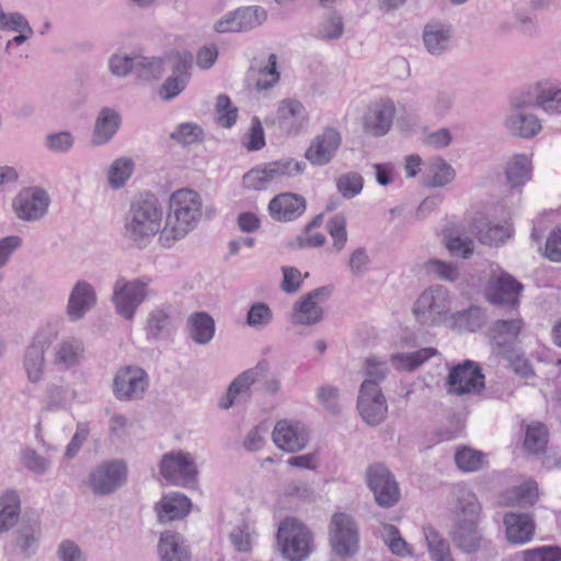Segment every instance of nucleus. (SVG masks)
Instances as JSON below:
<instances>
[{
  "instance_id": "obj_1",
  "label": "nucleus",
  "mask_w": 561,
  "mask_h": 561,
  "mask_svg": "<svg viewBox=\"0 0 561 561\" xmlns=\"http://www.w3.org/2000/svg\"><path fill=\"white\" fill-rule=\"evenodd\" d=\"M202 213V199L197 192L181 188L172 193L164 226L158 242L163 248H171L183 239L195 226Z\"/></svg>"
},
{
  "instance_id": "obj_2",
  "label": "nucleus",
  "mask_w": 561,
  "mask_h": 561,
  "mask_svg": "<svg viewBox=\"0 0 561 561\" xmlns=\"http://www.w3.org/2000/svg\"><path fill=\"white\" fill-rule=\"evenodd\" d=\"M458 499L457 526L453 534V540L459 549L466 552H476L482 541L478 529L481 507L476 495L463 488L458 490Z\"/></svg>"
},
{
  "instance_id": "obj_3",
  "label": "nucleus",
  "mask_w": 561,
  "mask_h": 561,
  "mask_svg": "<svg viewBox=\"0 0 561 561\" xmlns=\"http://www.w3.org/2000/svg\"><path fill=\"white\" fill-rule=\"evenodd\" d=\"M162 219L163 211L156 197L136 199L126 219V233L133 241L146 243L158 232L161 234Z\"/></svg>"
},
{
  "instance_id": "obj_4",
  "label": "nucleus",
  "mask_w": 561,
  "mask_h": 561,
  "mask_svg": "<svg viewBox=\"0 0 561 561\" xmlns=\"http://www.w3.org/2000/svg\"><path fill=\"white\" fill-rule=\"evenodd\" d=\"M366 375L371 379L362 383L357 408L363 420L374 425L380 423L387 412L386 400L378 386V381L385 377L382 364L375 358H367Z\"/></svg>"
},
{
  "instance_id": "obj_5",
  "label": "nucleus",
  "mask_w": 561,
  "mask_h": 561,
  "mask_svg": "<svg viewBox=\"0 0 561 561\" xmlns=\"http://www.w3.org/2000/svg\"><path fill=\"white\" fill-rule=\"evenodd\" d=\"M277 543L284 557L291 561H302L311 552L312 536L301 522L287 517L278 527Z\"/></svg>"
},
{
  "instance_id": "obj_6",
  "label": "nucleus",
  "mask_w": 561,
  "mask_h": 561,
  "mask_svg": "<svg viewBox=\"0 0 561 561\" xmlns=\"http://www.w3.org/2000/svg\"><path fill=\"white\" fill-rule=\"evenodd\" d=\"M163 479L179 486H191L196 482L198 470L194 458L182 450L164 454L159 463Z\"/></svg>"
},
{
  "instance_id": "obj_7",
  "label": "nucleus",
  "mask_w": 561,
  "mask_h": 561,
  "mask_svg": "<svg viewBox=\"0 0 561 561\" xmlns=\"http://www.w3.org/2000/svg\"><path fill=\"white\" fill-rule=\"evenodd\" d=\"M523 289L520 282L502 268H497L492 272L484 286V296L492 305L516 309L519 306Z\"/></svg>"
},
{
  "instance_id": "obj_8",
  "label": "nucleus",
  "mask_w": 561,
  "mask_h": 561,
  "mask_svg": "<svg viewBox=\"0 0 561 561\" xmlns=\"http://www.w3.org/2000/svg\"><path fill=\"white\" fill-rule=\"evenodd\" d=\"M329 539L335 554L346 558L358 550L359 534L351 515L335 513L329 525Z\"/></svg>"
},
{
  "instance_id": "obj_9",
  "label": "nucleus",
  "mask_w": 561,
  "mask_h": 561,
  "mask_svg": "<svg viewBox=\"0 0 561 561\" xmlns=\"http://www.w3.org/2000/svg\"><path fill=\"white\" fill-rule=\"evenodd\" d=\"M366 481L379 506L391 507L399 502V485L385 466L380 463L369 466L366 471Z\"/></svg>"
},
{
  "instance_id": "obj_10",
  "label": "nucleus",
  "mask_w": 561,
  "mask_h": 561,
  "mask_svg": "<svg viewBox=\"0 0 561 561\" xmlns=\"http://www.w3.org/2000/svg\"><path fill=\"white\" fill-rule=\"evenodd\" d=\"M447 386L448 391L457 396L480 392L484 388V375L477 363L465 360L450 368Z\"/></svg>"
},
{
  "instance_id": "obj_11",
  "label": "nucleus",
  "mask_w": 561,
  "mask_h": 561,
  "mask_svg": "<svg viewBox=\"0 0 561 561\" xmlns=\"http://www.w3.org/2000/svg\"><path fill=\"white\" fill-rule=\"evenodd\" d=\"M149 282L118 279L114 286L113 302L118 314L133 319L137 308L147 296Z\"/></svg>"
},
{
  "instance_id": "obj_12",
  "label": "nucleus",
  "mask_w": 561,
  "mask_h": 561,
  "mask_svg": "<svg viewBox=\"0 0 561 561\" xmlns=\"http://www.w3.org/2000/svg\"><path fill=\"white\" fill-rule=\"evenodd\" d=\"M306 209V198L293 192H283L275 195L267 205L270 216L278 222L297 220L305 214Z\"/></svg>"
},
{
  "instance_id": "obj_13",
  "label": "nucleus",
  "mask_w": 561,
  "mask_h": 561,
  "mask_svg": "<svg viewBox=\"0 0 561 561\" xmlns=\"http://www.w3.org/2000/svg\"><path fill=\"white\" fill-rule=\"evenodd\" d=\"M449 310L448 293L443 287L424 290L415 301L413 312L422 322H435Z\"/></svg>"
},
{
  "instance_id": "obj_14",
  "label": "nucleus",
  "mask_w": 561,
  "mask_h": 561,
  "mask_svg": "<svg viewBox=\"0 0 561 561\" xmlns=\"http://www.w3.org/2000/svg\"><path fill=\"white\" fill-rule=\"evenodd\" d=\"M341 142L340 131L333 127H327L312 139L305 152V157L311 164L324 165L334 158Z\"/></svg>"
},
{
  "instance_id": "obj_15",
  "label": "nucleus",
  "mask_w": 561,
  "mask_h": 561,
  "mask_svg": "<svg viewBox=\"0 0 561 561\" xmlns=\"http://www.w3.org/2000/svg\"><path fill=\"white\" fill-rule=\"evenodd\" d=\"M272 437L274 444L287 453H297L304 449L309 440L306 427L300 422L289 420L278 421Z\"/></svg>"
},
{
  "instance_id": "obj_16",
  "label": "nucleus",
  "mask_w": 561,
  "mask_h": 561,
  "mask_svg": "<svg viewBox=\"0 0 561 561\" xmlns=\"http://www.w3.org/2000/svg\"><path fill=\"white\" fill-rule=\"evenodd\" d=\"M126 478V465L122 461H110L93 471L90 483L95 493L107 494L121 486Z\"/></svg>"
},
{
  "instance_id": "obj_17",
  "label": "nucleus",
  "mask_w": 561,
  "mask_h": 561,
  "mask_svg": "<svg viewBox=\"0 0 561 561\" xmlns=\"http://www.w3.org/2000/svg\"><path fill=\"white\" fill-rule=\"evenodd\" d=\"M265 19V10L259 7H248L226 15L215 24V30L218 33L243 32L260 25Z\"/></svg>"
},
{
  "instance_id": "obj_18",
  "label": "nucleus",
  "mask_w": 561,
  "mask_h": 561,
  "mask_svg": "<svg viewBox=\"0 0 561 561\" xmlns=\"http://www.w3.org/2000/svg\"><path fill=\"white\" fill-rule=\"evenodd\" d=\"M147 386V375L141 368L126 367L114 379V392L121 400L139 398Z\"/></svg>"
},
{
  "instance_id": "obj_19",
  "label": "nucleus",
  "mask_w": 561,
  "mask_h": 561,
  "mask_svg": "<svg viewBox=\"0 0 561 561\" xmlns=\"http://www.w3.org/2000/svg\"><path fill=\"white\" fill-rule=\"evenodd\" d=\"M396 107L391 100H380L368 107L364 116V128L373 136L386 135L392 125Z\"/></svg>"
},
{
  "instance_id": "obj_20",
  "label": "nucleus",
  "mask_w": 561,
  "mask_h": 561,
  "mask_svg": "<svg viewBox=\"0 0 561 561\" xmlns=\"http://www.w3.org/2000/svg\"><path fill=\"white\" fill-rule=\"evenodd\" d=\"M49 198L42 190H25L14 199L13 207L19 218L33 220L42 217L48 208Z\"/></svg>"
},
{
  "instance_id": "obj_21",
  "label": "nucleus",
  "mask_w": 561,
  "mask_h": 561,
  "mask_svg": "<svg viewBox=\"0 0 561 561\" xmlns=\"http://www.w3.org/2000/svg\"><path fill=\"white\" fill-rule=\"evenodd\" d=\"M505 536L510 543L525 545L535 535V522L530 514L507 513L504 515Z\"/></svg>"
},
{
  "instance_id": "obj_22",
  "label": "nucleus",
  "mask_w": 561,
  "mask_h": 561,
  "mask_svg": "<svg viewBox=\"0 0 561 561\" xmlns=\"http://www.w3.org/2000/svg\"><path fill=\"white\" fill-rule=\"evenodd\" d=\"M154 508L160 522H171L185 517L192 508V503L186 495L173 492L164 495Z\"/></svg>"
},
{
  "instance_id": "obj_23",
  "label": "nucleus",
  "mask_w": 561,
  "mask_h": 561,
  "mask_svg": "<svg viewBox=\"0 0 561 561\" xmlns=\"http://www.w3.org/2000/svg\"><path fill=\"white\" fill-rule=\"evenodd\" d=\"M323 289H316L296 302L293 312V322L298 324H312L322 318V309L317 299Z\"/></svg>"
},
{
  "instance_id": "obj_24",
  "label": "nucleus",
  "mask_w": 561,
  "mask_h": 561,
  "mask_svg": "<svg viewBox=\"0 0 561 561\" xmlns=\"http://www.w3.org/2000/svg\"><path fill=\"white\" fill-rule=\"evenodd\" d=\"M265 370L266 366L263 363H260L254 368L240 374L229 386L226 397L219 401V407L221 409H229L237 396L248 392L256 378Z\"/></svg>"
},
{
  "instance_id": "obj_25",
  "label": "nucleus",
  "mask_w": 561,
  "mask_h": 561,
  "mask_svg": "<svg viewBox=\"0 0 561 561\" xmlns=\"http://www.w3.org/2000/svg\"><path fill=\"white\" fill-rule=\"evenodd\" d=\"M539 499L538 485L535 481H527L502 494V506L529 507Z\"/></svg>"
},
{
  "instance_id": "obj_26",
  "label": "nucleus",
  "mask_w": 561,
  "mask_h": 561,
  "mask_svg": "<svg viewBox=\"0 0 561 561\" xmlns=\"http://www.w3.org/2000/svg\"><path fill=\"white\" fill-rule=\"evenodd\" d=\"M95 294L90 284L78 282L68 302V314L71 319H80L94 305Z\"/></svg>"
},
{
  "instance_id": "obj_27",
  "label": "nucleus",
  "mask_w": 561,
  "mask_h": 561,
  "mask_svg": "<svg viewBox=\"0 0 561 561\" xmlns=\"http://www.w3.org/2000/svg\"><path fill=\"white\" fill-rule=\"evenodd\" d=\"M511 225L505 221L501 225H490L482 218L476 219L473 224L472 233L476 234L478 240L488 245H499L511 237Z\"/></svg>"
},
{
  "instance_id": "obj_28",
  "label": "nucleus",
  "mask_w": 561,
  "mask_h": 561,
  "mask_svg": "<svg viewBox=\"0 0 561 561\" xmlns=\"http://www.w3.org/2000/svg\"><path fill=\"white\" fill-rule=\"evenodd\" d=\"M161 561H188L190 554L176 533L165 531L160 537Z\"/></svg>"
},
{
  "instance_id": "obj_29",
  "label": "nucleus",
  "mask_w": 561,
  "mask_h": 561,
  "mask_svg": "<svg viewBox=\"0 0 561 561\" xmlns=\"http://www.w3.org/2000/svg\"><path fill=\"white\" fill-rule=\"evenodd\" d=\"M48 342L42 334H38L26 351L24 365L31 381H37L42 376L44 345Z\"/></svg>"
},
{
  "instance_id": "obj_30",
  "label": "nucleus",
  "mask_w": 561,
  "mask_h": 561,
  "mask_svg": "<svg viewBox=\"0 0 561 561\" xmlns=\"http://www.w3.org/2000/svg\"><path fill=\"white\" fill-rule=\"evenodd\" d=\"M119 126L118 114L108 108L101 111L100 116L96 119L94 136L92 142L94 145H102L108 141L116 133Z\"/></svg>"
},
{
  "instance_id": "obj_31",
  "label": "nucleus",
  "mask_w": 561,
  "mask_h": 561,
  "mask_svg": "<svg viewBox=\"0 0 561 561\" xmlns=\"http://www.w3.org/2000/svg\"><path fill=\"white\" fill-rule=\"evenodd\" d=\"M530 173L531 163L525 154L514 156L505 169L506 181L512 188L524 185L529 180Z\"/></svg>"
},
{
  "instance_id": "obj_32",
  "label": "nucleus",
  "mask_w": 561,
  "mask_h": 561,
  "mask_svg": "<svg viewBox=\"0 0 561 561\" xmlns=\"http://www.w3.org/2000/svg\"><path fill=\"white\" fill-rule=\"evenodd\" d=\"M549 432L547 426L538 421H533L526 426L524 447L531 454H539L547 447Z\"/></svg>"
},
{
  "instance_id": "obj_33",
  "label": "nucleus",
  "mask_w": 561,
  "mask_h": 561,
  "mask_svg": "<svg viewBox=\"0 0 561 561\" xmlns=\"http://www.w3.org/2000/svg\"><path fill=\"white\" fill-rule=\"evenodd\" d=\"M273 183L266 163L255 165L245 172L241 180V186L245 191L261 192L268 188Z\"/></svg>"
},
{
  "instance_id": "obj_34",
  "label": "nucleus",
  "mask_w": 561,
  "mask_h": 561,
  "mask_svg": "<svg viewBox=\"0 0 561 561\" xmlns=\"http://www.w3.org/2000/svg\"><path fill=\"white\" fill-rule=\"evenodd\" d=\"M321 216L316 217L304 230L302 234L289 242L293 249L321 247L325 242V236L320 230Z\"/></svg>"
},
{
  "instance_id": "obj_35",
  "label": "nucleus",
  "mask_w": 561,
  "mask_h": 561,
  "mask_svg": "<svg viewBox=\"0 0 561 561\" xmlns=\"http://www.w3.org/2000/svg\"><path fill=\"white\" fill-rule=\"evenodd\" d=\"M190 334L197 343L209 342L215 332L214 320L205 312H197L190 318Z\"/></svg>"
},
{
  "instance_id": "obj_36",
  "label": "nucleus",
  "mask_w": 561,
  "mask_h": 561,
  "mask_svg": "<svg viewBox=\"0 0 561 561\" xmlns=\"http://www.w3.org/2000/svg\"><path fill=\"white\" fill-rule=\"evenodd\" d=\"M436 354L433 347H425L407 354H397L391 357L392 365L399 370L412 371Z\"/></svg>"
},
{
  "instance_id": "obj_37",
  "label": "nucleus",
  "mask_w": 561,
  "mask_h": 561,
  "mask_svg": "<svg viewBox=\"0 0 561 561\" xmlns=\"http://www.w3.org/2000/svg\"><path fill=\"white\" fill-rule=\"evenodd\" d=\"M273 182L289 179L304 173L306 164L293 158L266 162Z\"/></svg>"
},
{
  "instance_id": "obj_38",
  "label": "nucleus",
  "mask_w": 561,
  "mask_h": 561,
  "mask_svg": "<svg viewBox=\"0 0 561 561\" xmlns=\"http://www.w3.org/2000/svg\"><path fill=\"white\" fill-rule=\"evenodd\" d=\"M449 37V30L438 24H427L423 34L424 44L431 54L443 53L447 47Z\"/></svg>"
},
{
  "instance_id": "obj_39",
  "label": "nucleus",
  "mask_w": 561,
  "mask_h": 561,
  "mask_svg": "<svg viewBox=\"0 0 561 561\" xmlns=\"http://www.w3.org/2000/svg\"><path fill=\"white\" fill-rule=\"evenodd\" d=\"M536 104L548 113H561V89L548 83H539L536 88Z\"/></svg>"
},
{
  "instance_id": "obj_40",
  "label": "nucleus",
  "mask_w": 561,
  "mask_h": 561,
  "mask_svg": "<svg viewBox=\"0 0 561 561\" xmlns=\"http://www.w3.org/2000/svg\"><path fill=\"white\" fill-rule=\"evenodd\" d=\"M455 462L463 472L478 471L485 465V455L482 451L462 446L455 454Z\"/></svg>"
},
{
  "instance_id": "obj_41",
  "label": "nucleus",
  "mask_w": 561,
  "mask_h": 561,
  "mask_svg": "<svg viewBox=\"0 0 561 561\" xmlns=\"http://www.w3.org/2000/svg\"><path fill=\"white\" fill-rule=\"evenodd\" d=\"M277 57L271 54L268 57V65L262 69H250L251 79L255 81L257 90H267L276 84L279 80V72L276 69Z\"/></svg>"
},
{
  "instance_id": "obj_42",
  "label": "nucleus",
  "mask_w": 561,
  "mask_h": 561,
  "mask_svg": "<svg viewBox=\"0 0 561 561\" xmlns=\"http://www.w3.org/2000/svg\"><path fill=\"white\" fill-rule=\"evenodd\" d=\"M0 531H7L12 527L19 516L20 500L15 492H7L1 500Z\"/></svg>"
},
{
  "instance_id": "obj_43",
  "label": "nucleus",
  "mask_w": 561,
  "mask_h": 561,
  "mask_svg": "<svg viewBox=\"0 0 561 561\" xmlns=\"http://www.w3.org/2000/svg\"><path fill=\"white\" fill-rule=\"evenodd\" d=\"M277 117L280 124H302L308 116L301 102L293 99L284 100L277 110Z\"/></svg>"
},
{
  "instance_id": "obj_44",
  "label": "nucleus",
  "mask_w": 561,
  "mask_h": 561,
  "mask_svg": "<svg viewBox=\"0 0 561 561\" xmlns=\"http://www.w3.org/2000/svg\"><path fill=\"white\" fill-rule=\"evenodd\" d=\"M424 534L428 552L434 561H454L448 542L442 539L435 529L425 528Z\"/></svg>"
},
{
  "instance_id": "obj_45",
  "label": "nucleus",
  "mask_w": 561,
  "mask_h": 561,
  "mask_svg": "<svg viewBox=\"0 0 561 561\" xmlns=\"http://www.w3.org/2000/svg\"><path fill=\"white\" fill-rule=\"evenodd\" d=\"M238 118V108L226 94L218 95L216 100V122L224 128L232 127Z\"/></svg>"
},
{
  "instance_id": "obj_46",
  "label": "nucleus",
  "mask_w": 561,
  "mask_h": 561,
  "mask_svg": "<svg viewBox=\"0 0 561 561\" xmlns=\"http://www.w3.org/2000/svg\"><path fill=\"white\" fill-rule=\"evenodd\" d=\"M192 60V56L190 54H185L183 57L184 71L179 73L178 76L169 78L165 83L162 85L160 94L163 99L169 100L182 92L187 82V72L186 69L190 66Z\"/></svg>"
},
{
  "instance_id": "obj_47",
  "label": "nucleus",
  "mask_w": 561,
  "mask_h": 561,
  "mask_svg": "<svg viewBox=\"0 0 561 561\" xmlns=\"http://www.w3.org/2000/svg\"><path fill=\"white\" fill-rule=\"evenodd\" d=\"M134 163L129 158L116 159L108 170V181L114 187H121L130 178Z\"/></svg>"
},
{
  "instance_id": "obj_48",
  "label": "nucleus",
  "mask_w": 561,
  "mask_h": 561,
  "mask_svg": "<svg viewBox=\"0 0 561 561\" xmlns=\"http://www.w3.org/2000/svg\"><path fill=\"white\" fill-rule=\"evenodd\" d=\"M523 329V321L520 318L511 320H499L493 323L492 333L496 340L511 341L515 340Z\"/></svg>"
},
{
  "instance_id": "obj_49",
  "label": "nucleus",
  "mask_w": 561,
  "mask_h": 561,
  "mask_svg": "<svg viewBox=\"0 0 561 561\" xmlns=\"http://www.w3.org/2000/svg\"><path fill=\"white\" fill-rule=\"evenodd\" d=\"M430 173L431 181L430 185L432 186H443L449 183L454 176L455 172L450 165H448L443 159L437 158L434 159L430 164Z\"/></svg>"
},
{
  "instance_id": "obj_50",
  "label": "nucleus",
  "mask_w": 561,
  "mask_h": 561,
  "mask_svg": "<svg viewBox=\"0 0 561 561\" xmlns=\"http://www.w3.org/2000/svg\"><path fill=\"white\" fill-rule=\"evenodd\" d=\"M514 131L525 138L535 136L541 129V123L535 115H519L512 121Z\"/></svg>"
},
{
  "instance_id": "obj_51",
  "label": "nucleus",
  "mask_w": 561,
  "mask_h": 561,
  "mask_svg": "<svg viewBox=\"0 0 561 561\" xmlns=\"http://www.w3.org/2000/svg\"><path fill=\"white\" fill-rule=\"evenodd\" d=\"M524 561H561V547L541 546L523 551Z\"/></svg>"
},
{
  "instance_id": "obj_52",
  "label": "nucleus",
  "mask_w": 561,
  "mask_h": 561,
  "mask_svg": "<svg viewBox=\"0 0 561 561\" xmlns=\"http://www.w3.org/2000/svg\"><path fill=\"white\" fill-rule=\"evenodd\" d=\"M203 130L196 124H181L175 131L171 134V138L181 145H191L202 140Z\"/></svg>"
},
{
  "instance_id": "obj_53",
  "label": "nucleus",
  "mask_w": 561,
  "mask_h": 561,
  "mask_svg": "<svg viewBox=\"0 0 561 561\" xmlns=\"http://www.w3.org/2000/svg\"><path fill=\"white\" fill-rule=\"evenodd\" d=\"M386 543L392 553L405 557L411 554L408 542L401 537L399 529L392 525L385 526Z\"/></svg>"
},
{
  "instance_id": "obj_54",
  "label": "nucleus",
  "mask_w": 561,
  "mask_h": 561,
  "mask_svg": "<svg viewBox=\"0 0 561 561\" xmlns=\"http://www.w3.org/2000/svg\"><path fill=\"white\" fill-rule=\"evenodd\" d=\"M254 531L249 525L243 524L236 527L230 534V541L239 552H250L252 550V537Z\"/></svg>"
},
{
  "instance_id": "obj_55",
  "label": "nucleus",
  "mask_w": 561,
  "mask_h": 561,
  "mask_svg": "<svg viewBox=\"0 0 561 561\" xmlns=\"http://www.w3.org/2000/svg\"><path fill=\"white\" fill-rule=\"evenodd\" d=\"M170 327L169 314L161 309L154 310L150 313L147 322V334L151 337H157Z\"/></svg>"
},
{
  "instance_id": "obj_56",
  "label": "nucleus",
  "mask_w": 561,
  "mask_h": 561,
  "mask_svg": "<svg viewBox=\"0 0 561 561\" xmlns=\"http://www.w3.org/2000/svg\"><path fill=\"white\" fill-rule=\"evenodd\" d=\"M244 146L249 151H257L265 146L264 130L257 117H254L251 122V127L245 135Z\"/></svg>"
},
{
  "instance_id": "obj_57",
  "label": "nucleus",
  "mask_w": 561,
  "mask_h": 561,
  "mask_svg": "<svg viewBox=\"0 0 561 561\" xmlns=\"http://www.w3.org/2000/svg\"><path fill=\"white\" fill-rule=\"evenodd\" d=\"M337 188L345 197H353L363 188V179L356 173H348L341 176L337 181Z\"/></svg>"
},
{
  "instance_id": "obj_58",
  "label": "nucleus",
  "mask_w": 561,
  "mask_h": 561,
  "mask_svg": "<svg viewBox=\"0 0 561 561\" xmlns=\"http://www.w3.org/2000/svg\"><path fill=\"white\" fill-rule=\"evenodd\" d=\"M272 319V311L267 305L263 302L254 304L247 316V323L250 327L267 324Z\"/></svg>"
},
{
  "instance_id": "obj_59",
  "label": "nucleus",
  "mask_w": 561,
  "mask_h": 561,
  "mask_svg": "<svg viewBox=\"0 0 561 561\" xmlns=\"http://www.w3.org/2000/svg\"><path fill=\"white\" fill-rule=\"evenodd\" d=\"M283 272V280H282V289L285 293H296L299 290L302 284V275L299 270L291 266H284L282 268Z\"/></svg>"
},
{
  "instance_id": "obj_60",
  "label": "nucleus",
  "mask_w": 561,
  "mask_h": 561,
  "mask_svg": "<svg viewBox=\"0 0 561 561\" xmlns=\"http://www.w3.org/2000/svg\"><path fill=\"white\" fill-rule=\"evenodd\" d=\"M426 268L428 273H433L445 280H454L458 276V270L455 265L439 260L427 262Z\"/></svg>"
},
{
  "instance_id": "obj_61",
  "label": "nucleus",
  "mask_w": 561,
  "mask_h": 561,
  "mask_svg": "<svg viewBox=\"0 0 561 561\" xmlns=\"http://www.w3.org/2000/svg\"><path fill=\"white\" fill-rule=\"evenodd\" d=\"M0 26L5 30L19 32L26 31V33L32 34V28L27 21L20 13L5 14L0 12Z\"/></svg>"
},
{
  "instance_id": "obj_62",
  "label": "nucleus",
  "mask_w": 561,
  "mask_h": 561,
  "mask_svg": "<svg viewBox=\"0 0 561 561\" xmlns=\"http://www.w3.org/2000/svg\"><path fill=\"white\" fill-rule=\"evenodd\" d=\"M545 255L553 262H561V225L548 237Z\"/></svg>"
},
{
  "instance_id": "obj_63",
  "label": "nucleus",
  "mask_w": 561,
  "mask_h": 561,
  "mask_svg": "<svg viewBox=\"0 0 561 561\" xmlns=\"http://www.w3.org/2000/svg\"><path fill=\"white\" fill-rule=\"evenodd\" d=\"M80 351L79 345H73L68 342L64 343L57 351L56 362L67 367L72 366L78 362Z\"/></svg>"
},
{
  "instance_id": "obj_64",
  "label": "nucleus",
  "mask_w": 561,
  "mask_h": 561,
  "mask_svg": "<svg viewBox=\"0 0 561 561\" xmlns=\"http://www.w3.org/2000/svg\"><path fill=\"white\" fill-rule=\"evenodd\" d=\"M446 248L453 255H459L465 259L473 252L472 241L470 239H461L459 237L450 238L446 242Z\"/></svg>"
}]
</instances>
